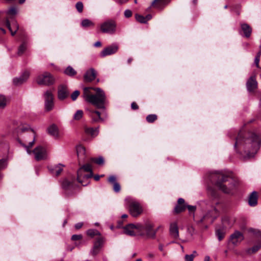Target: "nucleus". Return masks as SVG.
I'll return each mask as SVG.
<instances>
[{"label":"nucleus","mask_w":261,"mask_h":261,"mask_svg":"<svg viewBox=\"0 0 261 261\" xmlns=\"http://www.w3.org/2000/svg\"><path fill=\"white\" fill-rule=\"evenodd\" d=\"M260 143L261 139L259 135L254 133H246L241 131L236 138L234 147L243 149L246 157L250 158L257 153Z\"/></svg>","instance_id":"obj_1"},{"label":"nucleus","mask_w":261,"mask_h":261,"mask_svg":"<svg viewBox=\"0 0 261 261\" xmlns=\"http://www.w3.org/2000/svg\"><path fill=\"white\" fill-rule=\"evenodd\" d=\"M212 178L217 179L216 182V186L225 193H230L238 185L237 180L222 173H216L212 175Z\"/></svg>","instance_id":"obj_2"},{"label":"nucleus","mask_w":261,"mask_h":261,"mask_svg":"<svg viewBox=\"0 0 261 261\" xmlns=\"http://www.w3.org/2000/svg\"><path fill=\"white\" fill-rule=\"evenodd\" d=\"M93 90L95 91L96 93L90 96L87 101L98 109H104L106 103V97L104 92L99 88H96Z\"/></svg>","instance_id":"obj_3"},{"label":"nucleus","mask_w":261,"mask_h":261,"mask_svg":"<svg viewBox=\"0 0 261 261\" xmlns=\"http://www.w3.org/2000/svg\"><path fill=\"white\" fill-rule=\"evenodd\" d=\"M32 133H33V139L32 141L29 142L28 145H26L24 144L21 145L25 148L27 153L31 154L33 153L35 155V159L36 161H39L42 160H44L46 158V150L45 149L41 146H38L36 147L33 151L31 150L30 148L33 146L35 141V133L33 130H31Z\"/></svg>","instance_id":"obj_4"},{"label":"nucleus","mask_w":261,"mask_h":261,"mask_svg":"<svg viewBox=\"0 0 261 261\" xmlns=\"http://www.w3.org/2000/svg\"><path fill=\"white\" fill-rule=\"evenodd\" d=\"M124 201L126 206L128 208L132 216L138 217L142 213V208L138 202L129 197H126Z\"/></svg>","instance_id":"obj_5"},{"label":"nucleus","mask_w":261,"mask_h":261,"mask_svg":"<svg viewBox=\"0 0 261 261\" xmlns=\"http://www.w3.org/2000/svg\"><path fill=\"white\" fill-rule=\"evenodd\" d=\"M54 77L48 72L40 74L36 77V82L39 85L50 86L54 84Z\"/></svg>","instance_id":"obj_6"},{"label":"nucleus","mask_w":261,"mask_h":261,"mask_svg":"<svg viewBox=\"0 0 261 261\" xmlns=\"http://www.w3.org/2000/svg\"><path fill=\"white\" fill-rule=\"evenodd\" d=\"M143 225L138 223L136 224H129L123 227L124 233L129 236H135L143 230Z\"/></svg>","instance_id":"obj_7"},{"label":"nucleus","mask_w":261,"mask_h":261,"mask_svg":"<svg viewBox=\"0 0 261 261\" xmlns=\"http://www.w3.org/2000/svg\"><path fill=\"white\" fill-rule=\"evenodd\" d=\"M116 30V23L113 20H108L100 25V30L103 33L114 34Z\"/></svg>","instance_id":"obj_8"},{"label":"nucleus","mask_w":261,"mask_h":261,"mask_svg":"<svg viewBox=\"0 0 261 261\" xmlns=\"http://www.w3.org/2000/svg\"><path fill=\"white\" fill-rule=\"evenodd\" d=\"M44 107L46 111H50L54 107V96L50 90H47L43 94Z\"/></svg>","instance_id":"obj_9"},{"label":"nucleus","mask_w":261,"mask_h":261,"mask_svg":"<svg viewBox=\"0 0 261 261\" xmlns=\"http://www.w3.org/2000/svg\"><path fill=\"white\" fill-rule=\"evenodd\" d=\"M89 172V174L85 175L84 176L87 178H91L93 176L91 166L89 164L83 165L77 171V179L79 182H82L81 177L83 176V172Z\"/></svg>","instance_id":"obj_10"},{"label":"nucleus","mask_w":261,"mask_h":261,"mask_svg":"<svg viewBox=\"0 0 261 261\" xmlns=\"http://www.w3.org/2000/svg\"><path fill=\"white\" fill-rule=\"evenodd\" d=\"M244 239V237L241 232L236 230L230 236L229 241L231 243L237 246Z\"/></svg>","instance_id":"obj_11"},{"label":"nucleus","mask_w":261,"mask_h":261,"mask_svg":"<svg viewBox=\"0 0 261 261\" xmlns=\"http://www.w3.org/2000/svg\"><path fill=\"white\" fill-rule=\"evenodd\" d=\"M143 230L145 231L147 237L150 238H154L155 237L156 231L162 226H159L156 230L153 229V225L149 222H146L144 225H143Z\"/></svg>","instance_id":"obj_12"},{"label":"nucleus","mask_w":261,"mask_h":261,"mask_svg":"<svg viewBox=\"0 0 261 261\" xmlns=\"http://www.w3.org/2000/svg\"><path fill=\"white\" fill-rule=\"evenodd\" d=\"M118 45L116 44H113L105 48L100 54L101 57H105L116 53L118 50Z\"/></svg>","instance_id":"obj_13"},{"label":"nucleus","mask_w":261,"mask_h":261,"mask_svg":"<svg viewBox=\"0 0 261 261\" xmlns=\"http://www.w3.org/2000/svg\"><path fill=\"white\" fill-rule=\"evenodd\" d=\"M76 151L79 164L85 162L86 157L85 148L82 145H78L76 146Z\"/></svg>","instance_id":"obj_14"},{"label":"nucleus","mask_w":261,"mask_h":261,"mask_svg":"<svg viewBox=\"0 0 261 261\" xmlns=\"http://www.w3.org/2000/svg\"><path fill=\"white\" fill-rule=\"evenodd\" d=\"M103 242L104 240L102 237H99L96 240L90 252L92 255L95 256L99 252Z\"/></svg>","instance_id":"obj_15"},{"label":"nucleus","mask_w":261,"mask_h":261,"mask_svg":"<svg viewBox=\"0 0 261 261\" xmlns=\"http://www.w3.org/2000/svg\"><path fill=\"white\" fill-rule=\"evenodd\" d=\"M30 73L29 71H24L19 77L13 79V83L15 86H18L24 83L29 78Z\"/></svg>","instance_id":"obj_16"},{"label":"nucleus","mask_w":261,"mask_h":261,"mask_svg":"<svg viewBox=\"0 0 261 261\" xmlns=\"http://www.w3.org/2000/svg\"><path fill=\"white\" fill-rule=\"evenodd\" d=\"M169 233L172 238L177 239L179 237V231L177 222H172L170 224Z\"/></svg>","instance_id":"obj_17"},{"label":"nucleus","mask_w":261,"mask_h":261,"mask_svg":"<svg viewBox=\"0 0 261 261\" xmlns=\"http://www.w3.org/2000/svg\"><path fill=\"white\" fill-rule=\"evenodd\" d=\"M96 76V72L95 70L91 68L88 70L84 75V80L86 82H91L93 81Z\"/></svg>","instance_id":"obj_18"},{"label":"nucleus","mask_w":261,"mask_h":261,"mask_svg":"<svg viewBox=\"0 0 261 261\" xmlns=\"http://www.w3.org/2000/svg\"><path fill=\"white\" fill-rule=\"evenodd\" d=\"M69 92L67 87L65 85H61L58 88V97L61 100H63L68 97Z\"/></svg>","instance_id":"obj_19"},{"label":"nucleus","mask_w":261,"mask_h":261,"mask_svg":"<svg viewBox=\"0 0 261 261\" xmlns=\"http://www.w3.org/2000/svg\"><path fill=\"white\" fill-rule=\"evenodd\" d=\"M257 83L255 79V76H251L247 81L246 87L248 91L251 92L257 88Z\"/></svg>","instance_id":"obj_20"},{"label":"nucleus","mask_w":261,"mask_h":261,"mask_svg":"<svg viewBox=\"0 0 261 261\" xmlns=\"http://www.w3.org/2000/svg\"><path fill=\"white\" fill-rule=\"evenodd\" d=\"M109 182L113 185V189L115 192L118 193L120 191L121 187L116 179V177L115 175H111L108 179Z\"/></svg>","instance_id":"obj_21"},{"label":"nucleus","mask_w":261,"mask_h":261,"mask_svg":"<svg viewBox=\"0 0 261 261\" xmlns=\"http://www.w3.org/2000/svg\"><path fill=\"white\" fill-rule=\"evenodd\" d=\"M6 25L9 29V30L11 32V35L14 36L17 30L19 29L18 24L15 21H13L12 23H10L8 19H7L6 22Z\"/></svg>","instance_id":"obj_22"},{"label":"nucleus","mask_w":261,"mask_h":261,"mask_svg":"<svg viewBox=\"0 0 261 261\" xmlns=\"http://www.w3.org/2000/svg\"><path fill=\"white\" fill-rule=\"evenodd\" d=\"M187 207V205L185 203V200L180 198L178 199L177 204L174 208V212L176 214L180 213L184 211Z\"/></svg>","instance_id":"obj_23"},{"label":"nucleus","mask_w":261,"mask_h":261,"mask_svg":"<svg viewBox=\"0 0 261 261\" xmlns=\"http://www.w3.org/2000/svg\"><path fill=\"white\" fill-rule=\"evenodd\" d=\"M63 167L64 165L59 164L54 166H49L48 169L53 175L58 176L62 172Z\"/></svg>","instance_id":"obj_24"},{"label":"nucleus","mask_w":261,"mask_h":261,"mask_svg":"<svg viewBox=\"0 0 261 261\" xmlns=\"http://www.w3.org/2000/svg\"><path fill=\"white\" fill-rule=\"evenodd\" d=\"M170 2V0H154L152 6L159 9H163Z\"/></svg>","instance_id":"obj_25"},{"label":"nucleus","mask_w":261,"mask_h":261,"mask_svg":"<svg viewBox=\"0 0 261 261\" xmlns=\"http://www.w3.org/2000/svg\"><path fill=\"white\" fill-rule=\"evenodd\" d=\"M89 116L94 122H97L99 121H103V119L100 117V113L99 111L91 110L89 112Z\"/></svg>","instance_id":"obj_26"},{"label":"nucleus","mask_w":261,"mask_h":261,"mask_svg":"<svg viewBox=\"0 0 261 261\" xmlns=\"http://www.w3.org/2000/svg\"><path fill=\"white\" fill-rule=\"evenodd\" d=\"M257 193L253 191L249 197L248 203L251 206H254L257 203Z\"/></svg>","instance_id":"obj_27"},{"label":"nucleus","mask_w":261,"mask_h":261,"mask_svg":"<svg viewBox=\"0 0 261 261\" xmlns=\"http://www.w3.org/2000/svg\"><path fill=\"white\" fill-rule=\"evenodd\" d=\"M241 30L243 32L244 36L248 38L250 36L252 29L251 28L247 23H242L241 24Z\"/></svg>","instance_id":"obj_28"},{"label":"nucleus","mask_w":261,"mask_h":261,"mask_svg":"<svg viewBox=\"0 0 261 261\" xmlns=\"http://www.w3.org/2000/svg\"><path fill=\"white\" fill-rule=\"evenodd\" d=\"M218 211L215 208H213L211 212H209L201 220V221H203L207 217L212 218L211 221L213 222L218 216Z\"/></svg>","instance_id":"obj_29"},{"label":"nucleus","mask_w":261,"mask_h":261,"mask_svg":"<svg viewBox=\"0 0 261 261\" xmlns=\"http://www.w3.org/2000/svg\"><path fill=\"white\" fill-rule=\"evenodd\" d=\"M135 18L139 22L141 23H146L148 20L151 19L152 16L150 14H148L144 17L141 15L136 14L135 15Z\"/></svg>","instance_id":"obj_30"},{"label":"nucleus","mask_w":261,"mask_h":261,"mask_svg":"<svg viewBox=\"0 0 261 261\" xmlns=\"http://www.w3.org/2000/svg\"><path fill=\"white\" fill-rule=\"evenodd\" d=\"M47 132L49 135L55 138H57L59 136L58 127L55 124H53L48 127Z\"/></svg>","instance_id":"obj_31"},{"label":"nucleus","mask_w":261,"mask_h":261,"mask_svg":"<svg viewBox=\"0 0 261 261\" xmlns=\"http://www.w3.org/2000/svg\"><path fill=\"white\" fill-rule=\"evenodd\" d=\"M85 132L92 136H97L98 133V127H86L85 128Z\"/></svg>","instance_id":"obj_32"},{"label":"nucleus","mask_w":261,"mask_h":261,"mask_svg":"<svg viewBox=\"0 0 261 261\" xmlns=\"http://www.w3.org/2000/svg\"><path fill=\"white\" fill-rule=\"evenodd\" d=\"M93 89L91 87H85L84 88L83 96L86 101H87L90 96L93 95L90 91Z\"/></svg>","instance_id":"obj_33"},{"label":"nucleus","mask_w":261,"mask_h":261,"mask_svg":"<svg viewBox=\"0 0 261 261\" xmlns=\"http://www.w3.org/2000/svg\"><path fill=\"white\" fill-rule=\"evenodd\" d=\"M260 248H261V240H259L258 245H254L252 248H248L246 250V252H247V253H248L249 254L254 253L256 252H257Z\"/></svg>","instance_id":"obj_34"},{"label":"nucleus","mask_w":261,"mask_h":261,"mask_svg":"<svg viewBox=\"0 0 261 261\" xmlns=\"http://www.w3.org/2000/svg\"><path fill=\"white\" fill-rule=\"evenodd\" d=\"M81 25L83 28H86L88 27H93L94 25V23L88 19H85L82 21Z\"/></svg>","instance_id":"obj_35"},{"label":"nucleus","mask_w":261,"mask_h":261,"mask_svg":"<svg viewBox=\"0 0 261 261\" xmlns=\"http://www.w3.org/2000/svg\"><path fill=\"white\" fill-rule=\"evenodd\" d=\"M65 74L69 76H74L76 74V71L70 66H68L64 71Z\"/></svg>","instance_id":"obj_36"},{"label":"nucleus","mask_w":261,"mask_h":261,"mask_svg":"<svg viewBox=\"0 0 261 261\" xmlns=\"http://www.w3.org/2000/svg\"><path fill=\"white\" fill-rule=\"evenodd\" d=\"M87 234L91 237H93L95 236H100V233L96 229H89L87 230Z\"/></svg>","instance_id":"obj_37"},{"label":"nucleus","mask_w":261,"mask_h":261,"mask_svg":"<svg viewBox=\"0 0 261 261\" xmlns=\"http://www.w3.org/2000/svg\"><path fill=\"white\" fill-rule=\"evenodd\" d=\"M17 13V9L15 7H11L7 11V14L9 17L13 16Z\"/></svg>","instance_id":"obj_38"},{"label":"nucleus","mask_w":261,"mask_h":261,"mask_svg":"<svg viewBox=\"0 0 261 261\" xmlns=\"http://www.w3.org/2000/svg\"><path fill=\"white\" fill-rule=\"evenodd\" d=\"M83 116V111L82 110H77L73 115V119L75 120H80Z\"/></svg>","instance_id":"obj_39"},{"label":"nucleus","mask_w":261,"mask_h":261,"mask_svg":"<svg viewBox=\"0 0 261 261\" xmlns=\"http://www.w3.org/2000/svg\"><path fill=\"white\" fill-rule=\"evenodd\" d=\"M7 105V99L3 95H0V108L4 109Z\"/></svg>","instance_id":"obj_40"},{"label":"nucleus","mask_w":261,"mask_h":261,"mask_svg":"<svg viewBox=\"0 0 261 261\" xmlns=\"http://www.w3.org/2000/svg\"><path fill=\"white\" fill-rule=\"evenodd\" d=\"M27 48V45L25 43H22L19 47L17 54L19 56H21L23 54V53L24 52V51L26 50Z\"/></svg>","instance_id":"obj_41"},{"label":"nucleus","mask_w":261,"mask_h":261,"mask_svg":"<svg viewBox=\"0 0 261 261\" xmlns=\"http://www.w3.org/2000/svg\"><path fill=\"white\" fill-rule=\"evenodd\" d=\"M146 121L149 123H153L157 119V116L155 114H150L147 116Z\"/></svg>","instance_id":"obj_42"},{"label":"nucleus","mask_w":261,"mask_h":261,"mask_svg":"<svg viewBox=\"0 0 261 261\" xmlns=\"http://www.w3.org/2000/svg\"><path fill=\"white\" fill-rule=\"evenodd\" d=\"M216 235L219 241H220L224 238L225 236V232L221 229H218L216 231Z\"/></svg>","instance_id":"obj_43"},{"label":"nucleus","mask_w":261,"mask_h":261,"mask_svg":"<svg viewBox=\"0 0 261 261\" xmlns=\"http://www.w3.org/2000/svg\"><path fill=\"white\" fill-rule=\"evenodd\" d=\"M84 172H83V176L81 177L82 182H79L81 183L83 186H86L89 184V181L88 180L90 178H87L85 177L84 175H87V174H85Z\"/></svg>","instance_id":"obj_44"},{"label":"nucleus","mask_w":261,"mask_h":261,"mask_svg":"<svg viewBox=\"0 0 261 261\" xmlns=\"http://www.w3.org/2000/svg\"><path fill=\"white\" fill-rule=\"evenodd\" d=\"M72 186L71 182L67 179H65L62 184V187L65 190L70 189Z\"/></svg>","instance_id":"obj_45"},{"label":"nucleus","mask_w":261,"mask_h":261,"mask_svg":"<svg viewBox=\"0 0 261 261\" xmlns=\"http://www.w3.org/2000/svg\"><path fill=\"white\" fill-rule=\"evenodd\" d=\"M91 161L98 165H102L104 163V159L102 156H99L98 158H91Z\"/></svg>","instance_id":"obj_46"},{"label":"nucleus","mask_w":261,"mask_h":261,"mask_svg":"<svg viewBox=\"0 0 261 261\" xmlns=\"http://www.w3.org/2000/svg\"><path fill=\"white\" fill-rule=\"evenodd\" d=\"M249 231L254 234L257 238L260 239V240H261V231L251 228L249 229Z\"/></svg>","instance_id":"obj_47"},{"label":"nucleus","mask_w":261,"mask_h":261,"mask_svg":"<svg viewBox=\"0 0 261 261\" xmlns=\"http://www.w3.org/2000/svg\"><path fill=\"white\" fill-rule=\"evenodd\" d=\"M75 8L79 13H82L83 11L84 5L82 2H78L75 4Z\"/></svg>","instance_id":"obj_48"},{"label":"nucleus","mask_w":261,"mask_h":261,"mask_svg":"<svg viewBox=\"0 0 261 261\" xmlns=\"http://www.w3.org/2000/svg\"><path fill=\"white\" fill-rule=\"evenodd\" d=\"M261 55V51H259L256 55L255 59H254V64L256 66V67L259 68V62L260 60V56Z\"/></svg>","instance_id":"obj_49"},{"label":"nucleus","mask_w":261,"mask_h":261,"mask_svg":"<svg viewBox=\"0 0 261 261\" xmlns=\"http://www.w3.org/2000/svg\"><path fill=\"white\" fill-rule=\"evenodd\" d=\"M80 91L78 90L74 91L71 95V98L72 100L74 101L80 95Z\"/></svg>","instance_id":"obj_50"},{"label":"nucleus","mask_w":261,"mask_h":261,"mask_svg":"<svg viewBox=\"0 0 261 261\" xmlns=\"http://www.w3.org/2000/svg\"><path fill=\"white\" fill-rule=\"evenodd\" d=\"M83 238V236L82 234H73L71 237V240L72 241H78L80 240Z\"/></svg>","instance_id":"obj_51"},{"label":"nucleus","mask_w":261,"mask_h":261,"mask_svg":"<svg viewBox=\"0 0 261 261\" xmlns=\"http://www.w3.org/2000/svg\"><path fill=\"white\" fill-rule=\"evenodd\" d=\"M194 255L186 254L185 256V261H193Z\"/></svg>","instance_id":"obj_52"},{"label":"nucleus","mask_w":261,"mask_h":261,"mask_svg":"<svg viewBox=\"0 0 261 261\" xmlns=\"http://www.w3.org/2000/svg\"><path fill=\"white\" fill-rule=\"evenodd\" d=\"M6 167L5 160L4 159L0 160V170L5 169Z\"/></svg>","instance_id":"obj_53"},{"label":"nucleus","mask_w":261,"mask_h":261,"mask_svg":"<svg viewBox=\"0 0 261 261\" xmlns=\"http://www.w3.org/2000/svg\"><path fill=\"white\" fill-rule=\"evenodd\" d=\"M124 16L126 18H129L132 16V12L130 10L127 9L124 11Z\"/></svg>","instance_id":"obj_54"},{"label":"nucleus","mask_w":261,"mask_h":261,"mask_svg":"<svg viewBox=\"0 0 261 261\" xmlns=\"http://www.w3.org/2000/svg\"><path fill=\"white\" fill-rule=\"evenodd\" d=\"M209 193L211 194L212 196L214 198H216L218 196L217 192L212 189H209Z\"/></svg>","instance_id":"obj_55"},{"label":"nucleus","mask_w":261,"mask_h":261,"mask_svg":"<svg viewBox=\"0 0 261 261\" xmlns=\"http://www.w3.org/2000/svg\"><path fill=\"white\" fill-rule=\"evenodd\" d=\"M187 207L190 212H193L196 210V206H195L187 205Z\"/></svg>","instance_id":"obj_56"},{"label":"nucleus","mask_w":261,"mask_h":261,"mask_svg":"<svg viewBox=\"0 0 261 261\" xmlns=\"http://www.w3.org/2000/svg\"><path fill=\"white\" fill-rule=\"evenodd\" d=\"M131 108L134 110H136L139 109V107L136 102H133L131 104Z\"/></svg>","instance_id":"obj_57"},{"label":"nucleus","mask_w":261,"mask_h":261,"mask_svg":"<svg viewBox=\"0 0 261 261\" xmlns=\"http://www.w3.org/2000/svg\"><path fill=\"white\" fill-rule=\"evenodd\" d=\"M83 225V222H79V223H77L76 224H75V228L76 229H80Z\"/></svg>","instance_id":"obj_58"},{"label":"nucleus","mask_w":261,"mask_h":261,"mask_svg":"<svg viewBox=\"0 0 261 261\" xmlns=\"http://www.w3.org/2000/svg\"><path fill=\"white\" fill-rule=\"evenodd\" d=\"M94 46L96 47H98L101 46V43L100 41H97L94 43Z\"/></svg>","instance_id":"obj_59"},{"label":"nucleus","mask_w":261,"mask_h":261,"mask_svg":"<svg viewBox=\"0 0 261 261\" xmlns=\"http://www.w3.org/2000/svg\"><path fill=\"white\" fill-rule=\"evenodd\" d=\"M159 249L160 251H163L164 250V245L162 244H159Z\"/></svg>","instance_id":"obj_60"},{"label":"nucleus","mask_w":261,"mask_h":261,"mask_svg":"<svg viewBox=\"0 0 261 261\" xmlns=\"http://www.w3.org/2000/svg\"><path fill=\"white\" fill-rule=\"evenodd\" d=\"M94 179L96 180V181H98L100 179V175H94Z\"/></svg>","instance_id":"obj_61"},{"label":"nucleus","mask_w":261,"mask_h":261,"mask_svg":"<svg viewBox=\"0 0 261 261\" xmlns=\"http://www.w3.org/2000/svg\"><path fill=\"white\" fill-rule=\"evenodd\" d=\"M128 0H118V2L120 4H124L128 2Z\"/></svg>","instance_id":"obj_62"},{"label":"nucleus","mask_w":261,"mask_h":261,"mask_svg":"<svg viewBox=\"0 0 261 261\" xmlns=\"http://www.w3.org/2000/svg\"><path fill=\"white\" fill-rule=\"evenodd\" d=\"M211 259V258L209 256L206 255L204 257V261H210Z\"/></svg>","instance_id":"obj_63"},{"label":"nucleus","mask_w":261,"mask_h":261,"mask_svg":"<svg viewBox=\"0 0 261 261\" xmlns=\"http://www.w3.org/2000/svg\"><path fill=\"white\" fill-rule=\"evenodd\" d=\"M133 61V58H129L128 60H127V63L128 64H130Z\"/></svg>","instance_id":"obj_64"}]
</instances>
